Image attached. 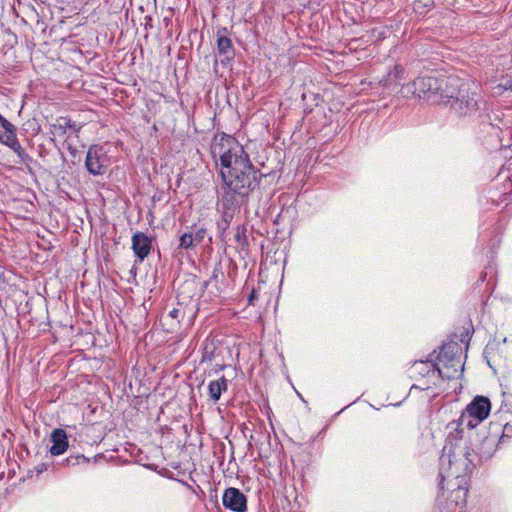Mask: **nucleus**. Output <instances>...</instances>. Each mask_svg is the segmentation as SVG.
I'll list each match as a JSON object with an SVG mask.
<instances>
[{"mask_svg": "<svg viewBox=\"0 0 512 512\" xmlns=\"http://www.w3.org/2000/svg\"><path fill=\"white\" fill-rule=\"evenodd\" d=\"M211 154L220 165V175L226 194L246 196L256 186L257 172L243 146L232 136L216 134Z\"/></svg>", "mask_w": 512, "mask_h": 512, "instance_id": "obj_1", "label": "nucleus"}, {"mask_svg": "<svg viewBox=\"0 0 512 512\" xmlns=\"http://www.w3.org/2000/svg\"><path fill=\"white\" fill-rule=\"evenodd\" d=\"M475 455L468 441L463 438H449L440 457L441 490L452 492L456 505L466 502L468 477L472 472Z\"/></svg>", "mask_w": 512, "mask_h": 512, "instance_id": "obj_2", "label": "nucleus"}, {"mask_svg": "<svg viewBox=\"0 0 512 512\" xmlns=\"http://www.w3.org/2000/svg\"><path fill=\"white\" fill-rule=\"evenodd\" d=\"M460 79L455 76H421L403 85L400 93L405 98H423L432 104H448L459 90Z\"/></svg>", "mask_w": 512, "mask_h": 512, "instance_id": "obj_3", "label": "nucleus"}, {"mask_svg": "<svg viewBox=\"0 0 512 512\" xmlns=\"http://www.w3.org/2000/svg\"><path fill=\"white\" fill-rule=\"evenodd\" d=\"M490 410L489 399L484 396H476L462 412L460 423L468 428H475L488 417Z\"/></svg>", "mask_w": 512, "mask_h": 512, "instance_id": "obj_4", "label": "nucleus"}, {"mask_svg": "<svg viewBox=\"0 0 512 512\" xmlns=\"http://www.w3.org/2000/svg\"><path fill=\"white\" fill-rule=\"evenodd\" d=\"M85 165L89 173L93 175L103 174L109 165L105 147L101 145L90 146L87 151Z\"/></svg>", "mask_w": 512, "mask_h": 512, "instance_id": "obj_5", "label": "nucleus"}, {"mask_svg": "<svg viewBox=\"0 0 512 512\" xmlns=\"http://www.w3.org/2000/svg\"><path fill=\"white\" fill-rule=\"evenodd\" d=\"M459 85V90L454 98L451 99L449 104H451L456 112L462 115L471 114L478 109V101L476 100L474 93L472 95L464 93L465 84L461 80Z\"/></svg>", "mask_w": 512, "mask_h": 512, "instance_id": "obj_6", "label": "nucleus"}, {"mask_svg": "<svg viewBox=\"0 0 512 512\" xmlns=\"http://www.w3.org/2000/svg\"><path fill=\"white\" fill-rule=\"evenodd\" d=\"M435 371H437L442 378L453 379L462 374L463 365L460 358L451 357L444 359L440 356L437 366L433 367V372Z\"/></svg>", "mask_w": 512, "mask_h": 512, "instance_id": "obj_7", "label": "nucleus"}, {"mask_svg": "<svg viewBox=\"0 0 512 512\" xmlns=\"http://www.w3.org/2000/svg\"><path fill=\"white\" fill-rule=\"evenodd\" d=\"M222 502L225 508L234 512H244L247 508L245 495L234 487L227 488L224 491Z\"/></svg>", "mask_w": 512, "mask_h": 512, "instance_id": "obj_8", "label": "nucleus"}, {"mask_svg": "<svg viewBox=\"0 0 512 512\" xmlns=\"http://www.w3.org/2000/svg\"><path fill=\"white\" fill-rule=\"evenodd\" d=\"M0 143L11 148L21 159H24L27 156L17 140L16 129L13 124H11V126L0 125Z\"/></svg>", "mask_w": 512, "mask_h": 512, "instance_id": "obj_9", "label": "nucleus"}, {"mask_svg": "<svg viewBox=\"0 0 512 512\" xmlns=\"http://www.w3.org/2000/svg\"><path fill=\"white\" fill-rule=\"evenodd\" d=\"M132 249L140 261H143L151 250V240L144 233L137 232L132 237Z\"/></svg>", "mask_w": 512, "mask_h": 512, "instance_id": "obj_10", "label": "nucleus"}, {"mask_svg": "<svg viewBox=\"0 0 512 512\" xmlns=\"http://www.w3.org/2000/svg\"><path fill=\"white\" fill-rule=\"evenodd\" d=\"M51 442L50 453L53 456L62 455L68 448L67 433L63 429H55L51 434Z\"/></svg>", "mask_w": 512, "mask_h": 512, "instance_id": "obj_11", "label": "nucleus"}, {"mask_svg": "<svg viewBox=\"0 0 512 512\" xmlns=\"http://www.w3.org/2000/svg\"><path fill=\"white\" fill-rule=\"evenodd\" d=\"M228 388V381L225 377H221L217 380L211 381L208 385V393L213 401H218L222 395V392Z\"/></svg>", "mask_w": 512, "mask_h": 512, "instance_id": "obj_12", "label": "nucleus"}, {"mask_svg": "<svg viewBox=\"0 0 512 512\" xmlns=\"http://www.w3.org/2000/svg\"><path fill=\"white\" fill-rule=\"evenodd\" d=\"M217 49L219 54L224 56L227 60L233 58L234 56L231 40L225 36H218Z\"/></svg>", "mask_w": 512, "mask_h": 512, "instance_id": "obj_13", "label": "nucleus"}, {"mask_svg": "<svg viewBox=\"0 0 512 512\" xmlns=\"http://www.w3.org/2000/svg\"><path fill=\"white\" fill-rule=\"evenodd\" d=\"M405 71L402 67L396 65L393 69V71L389 72L387 77L383 80H381V83H383L384 86H389L393 83H396L400 80H403L405 78L404 76Z\"/></svg>", "mask_w": 512, "mask_h": 512, "instance_id": "obj_14", "label": "nucleus"}, {"mask_svg": "<svg viewBox=\"0 0 512 512\" xmlns=\"http://www.w3.org/2000/svg\"><path fill=\"white\" fill-rule=\"evenodd\" d=\"M195 241L193 239V234L191 233H184L183 235H181L180 239H179V248H182V249H189L193 246H195Z\"/></svg>", "mask_w": 512, "mask_h": 512, "instance_id": "obj_15", "label": "nucleus"}, {"mask_svg": "<svg viewBox=\"0 0 512 512\" xmlns=\"http://www.w3.org/2000/svg\"><path fill=\"white\" fill-rule=\"evenodd\" d=\"M206 234H207V231L205 228H199L195 234H193V239L195 241V244H199L201 243L204 238L206 237Z\"/></svg>", "mask_w": 512, "mask_h": 512, "instance_id": "obj_16", "label": "nucleus"}, {"mask_svg": "<svg viewBox=\"0 0 512 512\" xmlns=\"http://www.w3.org/2000/svg\"><path fill=\"white\" fill-rule=\"evenodd\" d=\"M84 459L83 456H77V457H68L65 462L67 465H75L78 459Z\"/></svg>", "mask_w": 512, "mask_h": 512, "instance_id": "obj_17", "label": "nucleus"}, {"mask_svg": "<svg viewBox=\"0 0 512 512\" xmlns=\"http://www.w3.org/2000/svg\"><path fill=\"white\" fill-rule=\"evenodd\" d=\"M12 123H10L6 118H4L1 114H0V125H3V126H11Z\"/></svg>", "mask_w": 512, "mask_h": 512, "instance_id": "obj_18", "label": "nucleus"}, {"mask_svg": "<svg viewBox=\"0 0 512 512\" xmlns=\"http://www.w3.org/2000/svg\"><path fill=\"white\" fill-rule=\"evenodd\" d=\"M12 123H10L6 118H4L1 114H0V125H3V126H11Z\"/></svg>", "mask_w": 512, "mask_h": 512, "instance_id": "obj_19", "label": "nucleus"}, {"mask_svg": "<svg viewBox=\"0 0 512 512\" xmlns=\"http://www.w3.org/2000/svg\"><path fill=\"white\" fill-rule=\"evenodd\" d=\"M177 313H178V310L174 309V310H172V311L170 312V315H171L172 317H176V316H177Z\"/></svg>", "mask_w": 512, "mask_h": 512, "instance_id": "obj_20", "label": "nucleus"}, {"mask_svg": "<svg viewBox=\"0 0 512 512\" xmlns=\"http://www.w3.org/2000/svg\"><path fill=\"white\" fill-rule=\"evenodd\" d=\"M509 429H510L509 425H505V427H504V431H505V432H508V431H509Z\"/></svg>", "mask_w": 512, "mask_h": 512, "instance_id": "obj_21", "label": "nucleus"}, {"mask_svg": "<svg viewBox=\"0 0 512 512\" xmlns=\"http://www.w3.org/2000/svg\"><path fill=\"white\" fill-rule=\"evenodd\" d=\"M252 299H254V295H251V297H250L249 301L251 302V301H252Z\"/></svg>", "mask_w": 512, "mask_h": 512, "instance_id": "obj_22", "label": "nucleus"}]
</instances>
